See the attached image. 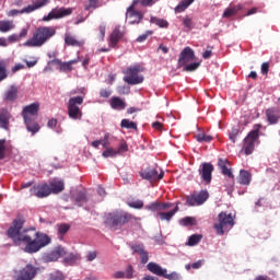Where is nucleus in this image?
Masks as SVG:
<instances>
[{
  "label": "nucleus",
  "mask_w": 280,
  "mask_h": 280,
  "mask_svg": "<svg viewBox=\"0 0 280 280\" xmlns=\"http://www.w3.org/2000/svg\"><path fill=\"white\" fill-rule=\"evenodd\" d=\"M23 224H25V220L21 218L15 219L12 225L9 228L7 235L13 241L15 246L25 244L24 253L34 255V253H38V250H40V246H38L35 238L32 240V236L27 234L30 230L23 228Z\"/></svg>",
  "instance_id": "nucleus-1"
},
{
  "label": "nucleus",
  "mask_w": 280,
  "mask_h": 280,
  "mask_svg": "<svg viewBox=\"0 0 280 280\" xmlns=\"http://www.w3.org/2000/svg\"><path fill=\"white\" fill-rule=\"evenodd\" d=\"M56 36V28L51 26H40L36 28L33 37L24 43V47H43L47 40Z\"/></svg>",
  "instance_id": "nucleus-2"
},
{
  "label": "nucleus",
  "mask_w": 280,
  "mask_h": 280,
  "mask_svg": "<svg viewBox=\"0 0 280 280\" xmlns=\"http://www.w3.org/2000/svg\"><path fill=\"white\" fill-rule=\"evenodd\" d=\"M132 220V215L124 211H114L105 215V226L112 231H119L124 224Z\"/></svg>",
  "instance_id": "nucleus-3"
},
{
  "label": "nucleus",
  "mask_w": 280,
  "mask_h": 280,
  "mask_svg": "<svg viewBox=\"0 0 280 280\" xmlns=\"http://www.w3.org/2000/svg\"><path fill=\"white\" fill-rule=\"evenodd\" d=\"M219 223L214 224V230L218 235H224L226 229H233L235 226V219L232 213L220 212L218 214Z\"/></svg>",
  "instance_id": "nucleus-4"
},
{
  "label": "nucleus",
  "mask_w": 280,
  "mask_h": 280,
  "mask_svg": "<svg viewBox=\"0 0 280 280\" xmlns=\"http://www.w3.org/2000/svg\"><path fill=\"white\" fill-rule=\"evenodd\" d=\"M147 270H149V272H152V275H155L156 277H163V279H167V280H179L180 279V273L173 271L171 273H167V270L163 267H161V265L156 264V262H149L147 265Z\"/></svg>",
  "instance_id": "nucleus-5"
},
{
  "label": "nucleus",
  "mask_w": 280,
  "mask_h": 280,
  "mask_svg": "<svg viewBox=\"0 0 280 280\" xmlns=\"http://www.w3.org/2000/svg\"><path fill=\"white\" fill-rule=\"evenodd\" d=\"M126 75L124 77V82H126L127 84L135 86L137 84H142L144 78L143 74H139L141 73V67L139 66H133V67H129L126 70Z\"/></svg>",
  "instance_id": "nucleus-6"
},
{
  "label": "nucleus",
  "mask_w": 280,
  "mask_h": 280,
  "mask_svg": "<svg viewBox=\"0 0 280 280\" xmlns=\"http://www.w3.org/2000/svg\"><path fill=\"white\" fill-rule=\"evenodd\" d=\"M83 103V96H74L69 98L68 115L70 119H82V109H80L79 106H82Z\"/></svg>",
  "instance_id": "nucleus-7"
},
{
  "label": "nucleus",
  "mask_w": 280,
  "mask_h": 280,
  "mask_svg": "<svg viewBox=\"0 0 280 280\" xmlns=\"http://www.w3.org/2000/svg\"><path fill=\"white\" fill-rule=\"evenodd\" d=\"M40 268L35 267L32 264H27L22 269L15 270L14 275L16 280H34L35 277L38 275Z\"/></svg>",
  "instance_id": "nucleus-8"
},
{
  "label": "nucleus",
  "mask_w": 280,
  "mask_h": 280,
  "mask_svg": "<svg viewBox=\"0 0 280 280\" xmlns=\"http://www.w3.org/2000/svg\"><path fill=\"white\" fill-rule=\"evenodd\" d=\"M70 200L75 207H84L89 202V196L84 188H72L70 190Z\"/></svg>",
  "instance_id": "nucleus-9"
},
{
  "label": "nucleus",
  "mask_w": 280,
  "mask_h": 280,
  "mask_svg": "<svg viewBox=\"0 0 280 280\" xmlns=\"http://www.w3.org/2000/svg\"><path fill=\"white\" fill-rule=\"evenodd\" d=\"M139 174L141 178H143V180H148L149 183H156V180H163V177L165 176V173H159V170L154 167H147L144 170H141Z\"/></svg>",
  "instance_id": "nucleus-10"
},
{
  "label": "nucleus",
  "mask_w": 280,
  "mask_h": 280,
  "mask_svg": "<svg viewBox=\"0 0 280 280\" xmlns=\"http://www.w3.org/2000/svg\"><path fill=\"white\" fill-rule=\"evenodd\" d=\"M138 1H133L132 4L127 9L126 19H129V25H139L141 20H143V13L141 11H137Z\"/></svg>",
  "instance_id": "nucleus-11"
},
{
  "label": "nucleus",
  "mask_w": 280,
  "mask_h": 280,
  "mask_svg": "<svg viewBox=\"0 0 280 280\" xmlns=\"http://www.w3.org/2000/svg\"><path fill=\"white\" fill-rule=\"evenodd\" d=\"M207 200H209V191L201 190L197 195L186 197V205H188L189 207H200V205H205Z\"/></svg>",
  "instance_id": "nucleus-12"
},
{
  "label": "nucleus",
  "mask_w": 280,
  "mask_h": 280,
  "mask_svg": "<svg viewBox=\"0 0 280 280\" xmlns=\"http://www.w3.org/2000/svg\"><path fill=\"white\" fill-rule=\"evenodd\" d=\"M73 13L71 8H55L46 16L43 18V21H52V19H65Z\"/></svg>",
  "instance_id": "nucleus-13"
},
{
  "label": "nucleus",
  "mask_w": 280,
  "mask_h": 280,
  "mask_svg": "<svg viewBox=\"0 0 280 280\" xmlns=\"http://www.w3.org/2000/svg\"><path fill=\"white\" fill-rule=\"evenodd\" d=\"M39 106L38 103H32L31 105L25 106L22 110L24 121H36Z\"/></svg>",
  "instance_id": "nucleus-14"
},
{
  "label": "nucleus",
  "mask_w": 280,
  "mask_h": 280,
  "mask_svg": "<svg viewBox=\"0 0 280 280\" xmlns=\"http://www.w3.org/2000/svg\"><path fill=\"white\" fill-rule=\"evenodd\" d=\"M213 170H214L213 164L209 162H203L201 164V167L198 170L199 175L203 180V183H206V185L211 184Z\"/></svg>",
  "instance_id": "nucleus-15"
},
{
  "label": "nucleus",
  "mask_w": 280,
  "mask_h": 280,
  "mask_svg": "<svg viewBox=\"0 0 280 280\" xmlns=\"http://www.w3.org/2000/svg\"><path fill=\"white\" fill-rule=\"evenodd\" d=\"M257 139H259L257 131H250L244 139V150L247 156L255 151V141H257Z\"/></svg>",
  "instance_id": "nucleus-16"
},
{
  "label": "nucleus",
  "mask_w": 280,
  "mask_h": 280,
  "mask_svg": "<svg viewBox=\"0 0 280 280\" xmlns=\"http://www.w3.org/2000/svg\"><path fill=\"white\" fill-rule=\"evenodd\" d=\"M194 58H196L194 49H191L190 47L184 48L178 59L179 67H185V65H189V62H192Z\"/></svg>",
  "instance_id": "nucleus-17"
},
{
  "label": "nucleus",
  "mask_w": 280,
  "mask_h": 280,
  "mask_svg": "<svg viewBox=\"0 0 280 280\" xmlns=\"http://www.w3.org/2000/svg\"><path fill=\"white\" fill-rule=\"evenodd\" d=\"M32 191L37 198H47L51 195V187L48 184H39L32 188Z\"/></svg>",
  "instance_id": "nucleus-18"
},
{
  "label": "nucleus",
  "mask_w": 280,
  "mask_h": 280,
  "mask_svg": "<svg viewBox=\"0 0 280 280\" xmlns=\"http://www.w3.org/2000/svg\"><path fill=\"white\" fill-rule=\"evenodd\" d=\"M48 3H50V0H35L33 4L24 8L23 12H26V14H31V12H35V10H40V8H45V5H48Z\"/></svg>",
  "instance_id": "nucleus-19"
},
{
  "label": "nucleus",
  "mask_w": 280,
  "mask_h": 280,
  "mask_svg": "<svg viewBox=\"0 0 280 280\" xmlns=\"http://www.w3.org/2000/svg\"><path fill=\"white\" fill-rule=\"evenodd\" d=\"M66 253L65 247L58 246L46 256V261H58Z\"/></svg>",
  "instance_id": "nucleus-20"
},
{
  "label": "nucleus",
  "mask_w": 280,
  "mask_h": 280,
  "mask_svg": "<svg viewBox=\"0 0 280 280\" xmlns=\"http://www.w3.org/2000/svg\"><path fill=\"white\" fill-rule=\"evenodd\" d=\"M35 242L37 243V246L40 248H45V246H49L51 244V238L44 233L37 232L35 234Z\"/></svg>",
  "instance_id": "nucleus-21"
},
{
  "label": "nucleus",
  "mask_w": 280,
  "mask_h": 280,
  "mask_svg": "<svg viewBox=\"0 0 280 280\" xmlns=\"http://www.w3.org/2000/svg\"><path fill=\"white\" fill-rule=\"evenodd\" d=\"M19 97V88L16 85H11L9 90L3 94L4 102H14Z\"/></svg>",
  "instance_id": "nucleus-22"
},
{
  "label": "nucleus",
  "mask_w": 280,
  "mask_h": 280,
  "mask_svg": "<svg viewBox=\"0 0 280 280\" xmlns=\"http://www.w3.org/2000/svg\"><path fill=\"white\" fill-rule=\"evenodd\" d=\"M266 117L269 124L275 125L279 121L280 110L279 108H269L266 110Z\"/></svg>",
  "instance_id": "nucleus-23"
},
{
  "label": "nucleus",
  "mask_w": 280,
  "mask_h": 280,
  "mask_svg": "<svg viewBox=\"0 0 280 280\" xmlns=\"http://www.w3.org/2000/svg\"><path fill=\"white\" fill-rule=\"evenodd\" d=\"M12 115H10V112L8 109H1L0 110V128L3 130H8V127L10 126V119Z\"/></svg>",
  "instance_id": "nucleus-24"
},
{
  "label": "nucleus",
  "mask_w": 280,
  "mask_h": 280,
  "mask_svg": "<svg viewBox=\"0 0 280 280\" xmlns=\"http://www.w3.org/2000/svg\"><path fill=\"white\" fill-rule=\"evenodd\" d=\"M176 213H178V202L171 211H167V212L161 211V212H158V215L160 217V220L165 222H171L172 218H174Z\"/></svg>",
  "instance_id": "nucleus-25"
},
{
  "label": "nucleus",
  "mask_w": 280,
  "mask_h": 280,
  "mask_svg": "<svg viewBox=\"0 0 280 280\" xmlns=\"http://www.w3.org/2000/svg\"><path fill=\"white\" fill-rule=\"evenodd\" d=\"M218 166L221 170L223 176H228L229 178H233V172L229 168V161L224 159H219Z\"/></svg>",
  "instance_id": "nucleus-26"
},
{
  "label": "nucleus",
  "mask_w": 280,
  "mask_h": 280,
  "mask_svg": "<svg viewBox=\"0 0 280 280\" xmlns=\"http://www.w3.org/2000/svg\"><path fill=\"white\" fill-rule=\"evenodd\" d=\"M124 38V33L120 31V26H116L110 35V47H117V43Z\"/></svg>",
  "instance_id": "nucleus-27"
},
{
  "label": "nucleus",
  "mask_w": 280,
  "mask_h": 280,
  "mask_svg": "<svg viewBox=\"0 0 280 280\" xmlns=\"http://www.w3.org/2000/svg\"><path fill=\"white\" fill-rule=\"evenodd\" d=\"M50 194H60L61 191H65V182L60 179H54L50 182Z\"/></svg>",
  "instance_id": "nucleus-28"
},
{
  "label": "nucleus",
  "mask_w": 280,
  "mask_h": 280,
  "mask_svg": "<svg viewBox=\"0 0 280 280\" xmlns=\"http://www.w3.org/2000/svg\"><path fill=\"white\" fill-rule=\"evenodd\" d=\"M252 176L246 170H241L238 176L240 185H250Z\"/></svg>",
  "instance_id": "nucleus-29"
},
{
  "label": "nucleus",
  "mask_w": 280,
  "mask_h": 280,
  "mask_svg": "<svg viewBox=\"0 0 280 280\" xmlns=\"http://www.w3.org/2000/svg\"><path fill=\"white\" fill-rule=\"evenodd\" d=\"M196 0H182L178 5L175 8V14H180V12H185L191 3H194Z\"/></svg>",
  "instance_id": "nucleus-30"
},
{
  "label": "nucleus",
  "mask_w": 280,
  "mask_h": 280,
  "mask_svg": "<svg viewBox=\"0 0 280 280\" xmlns=\"http://www.w3.org/2000/svg\"><path fill=\"white\" fill-rule=\"evenodd\" d=\"M110 106H112V108H114V110L126 109V103L124 101H121V98H119V97H113L112 102H110Z\"/></svg>",
  "instance_id": "nucleus-31"
},
{
  "label": "nucleus",
  "mask_w": 280,
  "mask_h": 280,
  "mask_svg": "<svg viewBox=\"0 0 280 280\" xmlns=\"http://www.w3.org/2000/svg\"><path fill=\"white\" fill-rule=\"evenodd\" d=\"M24 124L26 126V129L28 132H32V135H36L38 130H40V126L37 125L34 120H24Z\"/></svg>",
  "instance_id": "nucleus-32"
},
{
  "label": "nucleus",
  "mask_w": 280,
  "mask_h": 280,
  "mask_svg": "<svg viewBox=\"0 0 280 280\" xmlns=\"http://www.w3.org/2000/svg\"><path fill=\"white\" fill-rule=\"evenodd\" d=\"M14 30V22L12 21H0V32L3 34Z\"/></svg>",
  "instance_id": "nucleus-33"
},
{
  "label": "nucleus",
  "mask_w": 280,
  "mask_h": 280,
  "mask_svg": "<svg viewBox=\"0 0 280 280\" xmlns=\"http://www.w3.org/2000/svg\"><path fill=\"white\" fill-rule=\"evenodd\" d=\"M202 240L201 234H192L189 236L188 242L186 243L187 246H197V244H200V241Z\"/></svg>",
  "instance_id": "nucleus-34"
},
{
  "label": "nucleus",
  "mask_w": 280,
  "mask_h": 280,
  "mask_svg": "<svg viewBox=\"0 0 280 280\" xmlns=\"http://www.w3.org/2000/svg\"><path fill=\"white\" fill-rule=\"evenodd\" d=\"M65 43L66 45H70L71 47H80L82 45V43L78 42L75 37L69 34H66Z\"/></svg>",
  "instance_id": "nucleus-35"
},
{
  "label": "nucleus",
  "mask_w": 280,
  "mask_h": 280,
  "mask_svg": "<svg viewBox=\"0 0 280 280\" xmlns=\"http://www.w3.org/2000/svg\"><path fill=\"white\" fill-rule=\"evenodd\" d=\"M150 23H154L158 27H168L170 23L167 20L159 19L156 16H151Z\"/></svg>",
  "instance_id": "nucleus-36"
},
{
  "label": "nucleus",
  "mask_w": 280,
  "mask_h": 280,
  "mask_svg": "<svg viewBox=\"0 0 280 280\" xmlns=\"http://www.w3.org/2000/svg\"><path fill=\"white\" fill-rule=\"evenodd\" d=\"M182 226H196V218L185 217L179 221Z\"/></svg>",
  "instance_id": "nucleus-37"
},
{
  "label": "nucleus",
  "mask_w": 280,
  "mask_h": 280,
  "mask_svg": "<svg viewBox=\"0 0 280 280\" xmlns=\"http://www.w3.org/2000/svg\"><path fill=\"white\" fill-rule=\"evenodd\" d=\"M120 126L127 130H137V122L130 121L129 119H122Z\"/></svg>",
  "instance_id": "nucleus-38"
},
{
  "label": "nucleus",
  "mask_w": 280,
  "mask_h": 280,
  "mask_svg": "<svg viewBox=\"0 0 280 280\" xmlns=\"http://www.w3.org/2000/svg\"><path fill=\"white\" fill-rule=\"evenodd\" d=\"M196 140L198 143H211V141H213V137L207 136L205 133H198L196 136Z\"/></svg>",
  "instance_id": "nucleus-39"
},
{
  "label": "nucleus",
  "mask_w": 280,
  "mask_h": 280,
  "mask_svg": "<svg viewBox=\"0 0 280 280\" xmlns=\"http://www.w3.org/2000/svg\"><path fill=\"white\" fill-rule=\"evenodd\" d=\"M117 154H119V152H117V150H115L113 148H107L102 153V156H104V159H115V156H117Z\"/></svg>",
  "instance_id": "nucleus-40"
},
{
  "label": "nucleus",
  "mask_w": 280,
  "mask_h": 280,
  "mask_svg": "<svg viewBox=\"0 0 280 280\" xmlns=\"http://www.w3.org/2000/svg\"><path fill=\"white\" fill-rule=\"evenodd\" d=\"M144 209L147 211H158V213H160L161 210V201H155V202H151L150 205L145 206Z\"/></svg>",
  "instance_id": "nucleus-41"
},
{
  "label": "nucleus",
  "mask_w": 280,
  "mask_h": 280,
  "mask_svg": "<svg viewBox=\"0 0 280 280\" xmlns=\"http://www.w3.org/2000/svg\"><path fill=\"white\" fill-rule=\"evenodd\" d=\"M100 7V0H89V3L84 7V10L91 12V10H97Z\"/></svg>",
  "instance_id": "nucleus-42"
},
{
  "label": "nucleus",
  "mask_w": 280,
  "mask_h": 280,
  "mask_svg": "<svg viewBox=\"0 0 280 280\" xmlns=\"http://www.w3.org/2000/svg\"><path fill=\"white\" fill-rule=\"evenodd\" d=\"M198 67H200V61H195V62H191V63H186L184 66V71H196L198 69Z\"/></svg>",
  "instance_id": "nucleus-43"
},
{
  "label": "nucleus",
  "mask_w": 280,
  "mask_h": 280,
  "mask_svg": "<svg viewBox=\"0 0 280 280\" xmlns=\"http://www.w3.org/2000/svg\"><path fill=\"white\" fill-rule=\"evenodd\" d=\"M8 78V69H5V63L0 61V82H3Z\"/></svg>",
  "instance_id": "nucleus-44"
},
{
  "label": "nucleus",
  "mask_w": 280,
  "mask_h": 280,
  "mask_svg": "<svg viewBox=\"0 0 280 280\" xmlns=\"http://www.w3.org/2000/svg\"><path fill=\"white\" fill-rule=\"evenodd\" d=\"M130 248H131V250L133 253H138V255H140L141 253H143L145 250V247L141 243H139V244H131Z\"/></svg>",
  "instance_id": "nucleus-45"
},
{
  "label": "nucleus",
  "mask_w": 280,
  "mask_h": 280,
  "mask_svg": "<svg viewBox=\"0 0 280 280\" xmlns=\"http://www.w3.org/2000/svg\"><path fill=\"white\" fill-rule=\"evenodd\" d=\"M69 229H71V226L67 223L59 224L58 225L59 235H67V233L69 232Z\"/></svg>",
  "instance_id": "nucleus-46"
},
{
  "label": "nucleus",
  "mask_w": 280,
  "mask_h": 280,
  "mask_svg": "<svg viewBox=\"0 0 280 280\" xmlns=\"http://www.w3.org/2000/svg\"><path fill=\"white\" fill-rule=\"evenodd\" d=\"M138 1V4L142 5L143 8H152L154 3H156L159 0H133Z\"/></svg>",
  "instance_id": "nucleus-47"
},
{
  "label": "nucleus",
  "mask_w": 280,
  "mask_h": 280,
  "mask_svg": "<svg viewBox=\"0 0 280 280\" xmlns=\"http://www.w3.org/2000/svg\"><path fill=\"white\" fill-rule=\"evenodd\" d=\"M49 280H65V276L60 271H52L49 273Z\"/></svg>",
  "instance_id": "nucleus-48"
},
{
  "label": "nucleus",
  "mask_w": 280,
  "mask_h": 280,
  "mask_svg": "<svg viewBox=\"0 0 280 280\" xmlns=\"http://www.w3.org/2000/svg\"><path fill=\"white\" fill-rule=\"evenodd\" d=\"M78 259H80V255L78 254H69L66 258L65 261L67 264H73V261H78Z\"/></svg>",
  "instance_id": "nucleus-49"
},
{
  "label": "nucleus",
  "mask_w": 280,
  "mask_h": 280,
  "mask_svg": "<svg viewBox=\"0 0 280 280\" xmlns=\"http://www.w3.org/2000/svg\"><path fill=\"white\" fill-rule=\"evenodd\" d=\"M235 14H237V10L233 9V8H229L223 12V18L224 19H229L231 16H235Z\"/></svg>",
  "instance_id": "nucleus-50"
},
{
  "label": "nucleus",
  "mask_w": 280,
  "mask_h": 280,
  "mask_svg": "<svg viewBox=\"0 0 280 280\" xmlns=\"http://www.w3.org/2000/svg\"><path fill=\"white\" fill-rule=\"evenodd\" d=\"M125 277L126 279H132L135 277V269L132 268V265L127 266Z\"/></svg>",
  "instance_id": "nucleus-51"
},
{
  "label": "nucleus",
  "mask_w": 280,
  "mask_h": 280,
  "mask_svg": "<svg viewBox=\"0 0 280 280\" xmlns=\"http://www.w3.org/2000/svg\"><path fill=\"white\" fill-rule=\"evenodd\" d=\"M24 10L25 8L22 10H16V9L10 10L8 12V16H19V14H27V11H24Z\"/></svg>",
  "instance_id": "nucleus-52"
},
{
  "label": "nucleus",
  "mask_w": 280,
  "mask_h": 280,
  "mask_svg": "<svg viewBox=\"0 0 280 280\" xmlns=\"http://www.w3.org/2000/svg\"><path fill=\"white\" fill-rule=\"evenodd\" d=\"M129 207H131V209H143V201L142 200L131 201L129 202Z\"/></svg>",
  "instance_id": "nucleus-53"
},
{
  "label": "nucleus",
  "mask_w": 280,
  "mask_h": 280,
  "mask_svg": "<svg viewBox=\"0 0 280 280\" xmlns=\"http://www.w3.org/2000/svg\"><path fill=\"white\" fill-rule=\"evenodd\" d=\"M103 148H108L110 145V133H105L104 138L101 139Z\"/></svg>",
  "instance_id": "nucleus-54"
},
{
  "label": "nucleus",
  "mask_w": 280,
  "mask_h": 280,
  "mask_svg": "<svg viewBox=\"0 0 280 280\" xmlns=\"http://www.w3.org/2000/svg\"><path fill=\"white\" fill-rule=\"evenodd\" d=\"M5 159V140H0V161Z\"/></svg>",
  "instance_id": "nucleus-55"
},
{
  "label": "nucleus",
  "mask_w": 280,
  "mask_h": 280,
  "mask_svg": "<svg viewBox=\"0 0 280 280\" xmlns=\"http://www.w3.org/2000/svg\"><path fill=\"white\" fill-rule=\"evenodd\" d=\"M60 71H73V67L69 61L61 62Z\"/></svg>",
  "instance_id": "nucleus-56"
},
{
  "label": "nucleus",
  "mask_w": 280,
  "mask_h": 280,
  "mask_svg": "<svg viewBox=\"0 0 280 280\" xmlns=\"http://www.w3.org/2000/svg\"><path fill=\"white\" fill-rule=\"evenodd\" d=\"M140 261L141 264H148V261H150L148 250L144 249L143 253L140 254Z\"/></svg>",
  "instance_id": "nucleus-57"
},
{
  "label": "nucleus",
  "mask_w": 280,
  "mask_h": 280,
  "mask_svg": "<svg viewBox=\"0 0 280 280\" xmlns=\"http://www.w3.org/2000/svg\"><path fill=\"white\" fill-rule=\"evenodd\" d=\"M183 23L185 25L186 28L188 30H194V22L191 21V19L189 18H184L183 19Z\"/></svg>",
  "instance_id": "nucleus-58"
},
{
  "label": "nucleus",
  "mask_w": 280,
  "mask_h": 280,
  "mask_svg": "<svg viewBox=\"0 0 280 280\" xmlns=\"http://www.w3.org/2000/svg\"><path fill=\"white\" fill-rule=\"evenodd\" d=\"M151 34H153L152 31H147L145 34H142V35L138 36L137 42L138 43H143L144 40H148V36H151Z\"/></svg>",
  "instance_id": "nucleus-59"
},
{
  "label": "nucleus",
  "mask_w": 280,
  "mask_h": 280,
  "mask_svg": "<svg viewBox=\"0 0 280 280\" xmlns=\"http://www.w3.org/2000/svg\"><path fill=\"white\" fill-rule=\"evenodd\" d=\"M117 92L119 95H128L130 93V88L129 86H118Z\"/></svg>",
  "instance_id": "nucleus-60"
},
{
  "label": "nucleus",
  "mask_w": 280,
  "mask_h": 280,
  "mask_svg": "<svg viewBox=\"0 0 280 280\" xmlns=\"http://www.w3.org/2000/svg\"><path fill=\"white\" fill-rule=\"evenodd\" d=\"M175 205L176 203L172 202H161V211H167V209H173V207H176Z\"/></svg>",
  "instance_id": "nucleus-61"
},
{
  "label": "nucleus",
  "mask_w": 280,
  "mask_h": 280,
  "mask_svg": "<svg viewBox=\"0 0 280 280\" xmlns=\"http://www.w3.org/2000/svg\"><path fill=\"white\" fill-rule=\"evenodd\" d=\"M7 40L9 42V45H12V43H19V40H21V39H20L19 35L12 34L7 38Z\"/></svg>",
  "instance_id": "nucleus-62"
},
{
  "label": "nucleus",
  "mask_w": 280,
  "mask_h": 280,
  "mask_svg": "<svg viewBox=\"0 0 280 280\" xmlns=\"http://www.w3.org/2000/svg\"><path fill=\"white\" fill-rule=\"evenodd\" d=\"M110 95H113V91H110V90H106V89H102L101 91H100V96L101 97H110Z\"/></svg>",
  "instance_id": "nucleus-63"
},
{
  "label": "nucleus",
  "mask_w": 280,
  "mask_h": 280,
  "mask_svg": "<svg viewBox=\"0 0 280 280\" xmlns=\"http://www.w3.org/2000/svg\"><path fill=\"white\" fill-rule=\"evenodd\" d=\"M97 257V252H88L86 259L88 261H94Z\"/></svg>",
  "instance_id": "nucleus-64"
}]
</instances>
